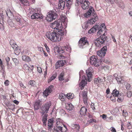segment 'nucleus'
<instances>
[{
    "mask_svg": "<svg viewBox=\"0 0 132 132\" xmlns=\"http://www.w3.org/2000/svg\"><path fill=\"white\" fill-rule=\"evenodd\" d=\"M37 71L38 72L40 73L42 72V69L40 67H37Z\"/></svg>",
    "mask_w": 132,
    "mask_h": 132,
    "instance_id": "nucleus-62",
    "label": "nucleus"
},
{
    "mask_svg": "<svg viewBox=\"0 0 132 132\" xmlns=\"http://www.w3.org/2000/svg\"><path fill=\"white\" fill-rule=\"evenodd\" d=\"M5 60L6 61V62H7V65H9V64L8 63V62H9L10 60V58L9 57H6L5 58Z\"/></svg>",
    "mask_w": 132,
    "mask_h": 132,
    "instance_id": "nucleus-53",
    "label": "nucleus"
},
{
    "mask_svg": "<svg viewBox=\"0 0 132 132\" xmlns=\"http://www.w3.org/2000/svg\"><path fill=\"white\" fill-rule=\"evenodd\" d=\"M109 3L111 4H113L115 3H117L118 2L117 0H109Z\"/></svg>",
    "mask_w": 132,
    "mask_h": 132,
    "instance_id": "nucleus-52",
    "label": "nucleus"
},
{
    "mask_svg": "<svg viewBox=\"0 0 132 132\" xmlns=\"http://www.w3.org/2000/svg\"><path fill=\"white\" fill-rule=\"evenodd\" d=\"M73 94L71 93H68L67 94V97L68 99H72L73 97Z\"/></svg>",
    "mask_w": 132,
    "mask_h": 132,
    "instance_id": "nucleus-43",
    "label": "nucleus"
},
{
    "mask_svg": "<svg viewBox=\"0 0 132 132\" xmlns=\"http://www.w3.org/2000/svg\"><path fill=\"white\" fill-rule=\"evenodd\" d=\"M60 122H56V127L54 128H57V132H62L63 130L65 131L64 130L62 129V127L60 126Z\"/></svg>",
    "mask_w": 132,
    "mask_h": 132,
    "instance_id": "nucleus-19",
    "label": "nucleus"
},
{
    "mask_svg": "<svg viewBox=\"0 0 132 132\" xmlns=\"http://www.w3.org/2000/svg\"><path fill=\"white\" fill-rule=\"evenodd\" d=\"M57 52L58 53L60 54L63 53L64 52V50H63L61 48V49L59 48V49L57 50Z\"/></svg>",
    "mask_w": 132,
    "mask_h": 132,
    "instance_id": "nucleus-51",
    "label": "nucleus"
},
{
    "mask_svg": "<svg viewBox=\"0 0 132 132\" xmlns=\"http://www.w3.org/2000/svg\"><path fill=\"white\" fill-rule=\"evenodd\" d=\"M47 115L46 114H45L43 118V122L44 125H46V121L47 120Z\"/></svg>",
    "mask_w": 132,
    "mask_h": 132,
    "instance_id": "nucleus-38",
    "label": "nucleus"
},
{
    "mask_svg": "<svg viewBox=\"0 0 132 132\" xmlns=\"http://www.w3.org/2000/svg\"><path fill=\"white\" fill-rule=\"evenodd\" d=\"M89 123H92L93 122H95V120L93 119H90V120H89Z\"/></svg>",
    "mask_w": 132,
    "mask_h": 132,
    "instance_id": "nucleus-60",
    "label": "nucleus"
},
{
    "mask_svg": "<svg viewBox=\"0 0 132 132\" xmlns=\"http://www.w3.org/2000/svg\"><path fill=\"white\" fill-rule=\"evenodd\" d=\"M2 22H0V29H3L4 27Z\"/></svg>",
    "mask_w": 132,
    "mask_h": 132,
    "instance_id": "nucleus-63",
    "label": "nucleus"
},
{
    "mask_svg": "<svg viewBox=\"0 0 132 132\" xmlns=\"http://www.w3.org/2000/svg\"><path fill=\"white\" fill-rule=\"evenodd\" d=\"M107 39V37L104 33L101 36L95 40V44L97 47H101L102 44L105 43Z\"/></svg>",
    "mask_w": 132,
    "mask_h": 132,
    "instance_id": "nucleus-3",
    "label": "nucleus"
},
{
    "mask_svg": "<svg viewBox=\"0 0 132 132\" xmlns=\"http://www.w3.org/2000/svg\"><path fill=\"white\" fill-rule=\"evenodd\" d=\"M106 26L104 23L101 24L100 27L98 25H96L89 30L88 33L90 34L93 33L95 32L97 30H98L97 32V35H99L100 33L102 32L103 30H104Z\"/></svg>",
    "mask_w": 132,
    "mask_h": 132,
    "instance_id": "nucleus-2",
    "label": "nucleus"
},
{
    "mask_svg": "<svg viewBox=\"0 0 132 132\" xmlns=\"http://www.w3.org/2000/svg\"><path fill=\"white\" fill-rule=\"evenodd\" d=\"M110 129L112 132H116L115 129L113 127H111Z\"/></svg>",
    "mask_w": 132,
    "mask_h": 132,
    "instance_id": "nucleus-58",
    "label": "nucleus"
},
{
    "mask_svg": "<svg viewBox=\"0 0 132 132\" xmlns=\"http://www.w3.org/2000/svg\"><path fill=\"white\" fill-rule=\"evenodd\" d=\"M51 105L52 104L51 102H47L42 106L41 108L42 111L41 113L42 115H44L45 113H47L50 108Z\"/></svg>",
    "mask_w": 132,
    "mask_h": 132,
    "instance_id": "nucleus-7",
    "label": "nucleus"
},
{
    "mask_svg": "<svg viewBox=\"0 0 132 132\" xmlns=\"http://www.w3.org/2000/svg\"><path fill=\"white\" fill-rule=\"evenodd\" d=\"M98 84H100L102 82H104L103 79H102L98 77Z\"/></svg>",
    "mask_w": 132,
    "mask_h": 132,
    "instance_id": "nucleus-54",
    "label": "nucleus"
},
{
    "mask_svg": "<svg viewBox=\"0 0 132 132\" xmlns=\"http://www.w3.org/2000/svg\"><path fill=\"white\" fill-rule=\"evenodd\" d=\"M98 78H95L94 79V82L95 84H97L98 83Z\"/></svg>",
    "mask_w": 132,
    "mask_h": 132,
    "instance_id": "nucleus-59",
    "label": "nucleus"
},
{
    "mask_svg": "<svg viewBox=\"0 0 132 132\" xmlns=\"http://www.w3.org/2000/svg\"><path fill=\"white\" fill-rule=\"evenodd\" d=\"M22 60L28 62L30 61V58L28 56H26V55H23L22 56Z\"/></svg>",
    "mask_w": 132,
    "mask_h": 132,
    "instance_id": "nucleus-29",
    "label": "nucleus"
},
{
    "mask_svg": "<svg viewBox=\"0 0 132 132\" xmlns=\"http://www.w3.org/2000/svg\"><path fill=\"white\" fill-rule=\"evenodd\" d=\"M87 94V90L86 91L85 90L82 92V96L83 100L85 104L86 105H87L88 104L87 102L88 99Z\"/></svg>",
    "mask_w": 132,
    "mask_h": 132,
    "instance_id": "nucleus-14",
    "label": "nucleus"
},
{
    "mask_svg": "<svg viewBox=\"0 0 132 132\" xmlns=\"http://www.w3.org/2000/svg\"><path fill=\"white\" fill-rule=\"evenodd\" d=\"M127 96L129 98L131 97L132 95V92L131 91H129L127 92Z\"/></svg>",
    "mask_w": 132,
    "mask_h": 132,
    "instance_id": "nucleus-50",
    "label": "nucleus"
},
{
    "mask_svg": "<svg viewBox=\"0 0 132 132\" xmlns=\"http://www.w3.org/2000/svg\"><path fill=\"white\" fill-rule=\"evenodd\" d=\"M86 81L84 80H82L81 82L79 84V86L80 87V89H82L84 88V87L86 84Z\"/></svg>",
    "mask_w": 132,
    "mask_h": 132,
    "instance_id": "nucleus-24",
    "label": "nucleus"
},
{
    "mask_svg": "<svg viewBox=\"0 0 132 132\" xmlns=\"http://www.w3.org/2000/svg\"><path fill=\"white\" fill-rule=\"evenodd\" d=\"M128 112L126 111V110H123L122 111V115L123 116L126 117L128 115Z\"/></svg>",
    "mask_w": 132,
    "mask_h": 132,
    "instance_id": "nucleus-47",
    "label": "nucleus"
},
{
    "mask_svg": "<svg viewBox=\"0 0 132 132\" xmlns=\"http://www.w3.org/2000/svg\"><path fill=\"white\" fill-rule=\"evenodd\" d=\"M97 60V58L96 56H93L90 57V63L91 64H93L94 62Z\"/></svg>",
    "mask_w": 132,
    "mask_h": 132,
    "instance_id": "nucleus-23",
    "label": "nucleus"
},
{
    "mask_svg": "<svg viewBox=\"0 0 132 132\" xmlns=\"http://www.w3.org/2000/svg\"><path fill=\"white\" fill-rule=\"evenodd\" d=\"M125 85L126 88L127 90H129L130 88V84L128 83H125Z\"/></svg>",
    "mask_w": 132,
    "mask_h": 132,
    "instance_id": "nucleus-45",
    "label": "nucleus"
},
{
    "mask_svg": "<svg viewBox=\"0 0 132 132\" xmlns=\"http://www.w3.org/2000/svg\"><path fill=\"white\" fill-rule=\"evenodd\" d=\"M9 81L8 80H5L4 82L5 85L6 86H8L9 84Z\"/></svg>",
    "mask_w": 132,
    "mask_h": 132,
    "instance_id": "nucleus-56",
    "label": "nucleus"
},
{
    "mask_svg": "<svg viewBox=\"0 0 132 132\" xmlns=\"http://www.w3.org/2000/svg\"><path fill=\"white\" fill-rule=\"evenodd\" d=\"M65 34L64 30L60 29L56 32H48L46 34L47 38L52 41L58 42L61 40V36H62Z\"/></svg>",
    "mask_w": 132,
    "mask_h": 132,
    "instance_id": "nucleus-1",
    "label": "nucleus"
},
{
    "mask_svg": "<svg viewBox=\"0 0 132 132\" xmlns=\"http://www.w3.org/2000/svg\"><path fill=\"white\" fill-rule=\"evenodd\" d=\"M35 82L33 80H30L29 81L28 84L30 85H31V86H34L35 85Z\"/></svg>",
    "mask_w": 132,
    "mask_h": 132,
    "instance_id": "nucleus-49",
    "label": "nucleus"
},
{
    "mask_svg": "<svg viewBox=\"0 0 132 132\" xmlns=\"http://www.w3.org/2000/svg\"><path fill=\"white\" fill-rule=\"evenodd\" d=\"M66 63L65 60L59 61L56 63V67L58 68L60 67H62Z\"/></svg>",
    "mask_w": 132,
    "mask_h": 132,
    "instance_id": "nucleus-18",
    "label": "nucleus"
},
{
    "mask_svg": "<svg viewBox=\"0 0 132 132\" xmlns=\"http://www.w3.org/2000/svg\"><path fill=\"white\" fill-rule=\"evenodd\" d=\"M53 119H49L48 123H53Z\"/></svg>",
    "mask_w": 132,
    "mask_h": 132,
    "instance_id": "nucleus-64",
    "label": "nucleus"
},
{
    "mask_svg": "<svg viewBox=\"0 0 132 132\" xmlns=\"http://www.w3.org/2000/svg\"><path fill=\"white\" fill-rule=\"evenodd\" d=\"M61 24L60 20H58L56 21H55L54 22L52 23L51 26V27L53 29L57 30L56 31L57 32L58 31V30L60 29L63 30H64V31H65V30H64V29L62 30L64 27H61V28L60 27V26H61Z\"/></svg>",
    "mask_w": 132,
    "mask_h": 132,
    "instance_id": "nucleus-5",
    "label": "nucleus"
},
{
    "mask_svg": "<svg viewBox=\"0 0 132 132\" xmlns=\"http://www.w3.org/2000/svg\"><path fill=\"white\" fill-rule=\"evenodd\" d=\"M51 93L47 89H46L44 91L43 93V94L44 96L47 97Z\"/></svg>",
    "mask_w": 132,
    "mask_h": 132,
    "instance_id": "nucleus-35",
    "label": "nucleus"
},
{
    "mask_svg": "<svg viewBox=\"0 0 132 132\" xmlns=\"http://www.w3.org/2000/svg\"><path fill=\"white\" fill-rule=\"evenodd\" d=\"M87 111V108L84 106L82 107L80 110V114L81 115L85 116L86 113Z\"/></svg>",
    "mask_w": 132,
    "mask_h": 132,
    "instance_id": "nucleus-20",
    "label": "nucleus"
},
{
    "mask_svg": "<svg viewBox=\"0 0 132 132\" xmlns=\"http://www.w3.org/2000/svg\"><path fill=\"white\" fill-rule=\"evenodd\" d=\"M116 79L117 80V81L119 82H121V81L122 80L121 78H119L118 77H117L116 78Z\"/></svg>",
    "mask_w": 132,
    "mask_h": 132,
    "instance_id": "nucleus-57",
    "label": "nucleus"
},
{
    "mask_svg": "<svg viewBox=\"0 0 132 132\" xmlns=\"http://www.w3.org/2000/svg\"><path fill=\"white\" fill-rule=\"evenodd\" d=\"M127 127L128 129H130L131 128V125L130 123V122H128L127 125Z\"/></svg>",
    "mask_w": 132,
    "mask_h": 132,
    "instance_id": "nucleus-61",
    "label": "nucleus"
},
{
    "mask_svg": "<svg viewBox=\"0 0 132 132\" xmlns=\"http://www.w3.org/2000/svg\"><path fill=\"white\" fill-rule=\"evenodd\" d=\"M99 62V61L97 59L95 62H94V64H93L91 65L95 67H98L99 66L100 64V63Z\"/></svg>",
    "mask_w": 132,
    "mask_h": 132,
    "instance_id": "nucleus-33",
    "label": "nucleus"
},
{
    "mask_svg": "<svg viewBox=\"0 0 132 132\" xmlns=\"http://www.w3.org/2000/svg\"><path fill=\"white\" fill-rule=\"evenodd\" d=\"M20 2L26 5L29 4V2L27 0H19Z\"/></svg>",
    "mask_w": 132,
    "mask_h": 132,
    "instance_id": "nucleus-37",
    "label": "nucleus"
},
{
    "mask_svg": "<svg viewBox=\"0 0 132 132\" xmlns=\"http://www.w3.org/2000/svg\"><path fill=\"white\" fill-rule=\"evenodd\" d=\"M53 123H48V130L49 131H51L52 130V127L53 126Z\"/></svg>",
    "mask_w": 132,
    "mask_h": 132,
    "instance_id": "nucleus-41",
    "label": "nucleus"
},
{
    "mask_svg": "<svg viewBox=\"0 0 132 132\" xmlns=\"http://www.w3.org/2000/svg\"><path fill=\"white\" fill-rule=\"evenodd\" d=\"M31 18L32 19L38 18L42 19L43 18V17L42 14H41L34 13L31 16Z\"/></svg>",
    "mask_w": 132,
    "mask_h": 132,
    "instance_id": "nucleus-17",
    "label": "nucleus"
},
{
    "mask_svg": "<svg viewBox=\"0 0 132 132\" xmlns=\"http://www.w3.org/2000/svg\"><path fill=\"white\" fill-rule=\"evenodd\" d=\"M38 50L41 52H45V51L43 50V48L42 47H38Z\"/></svg>",
    "mask_w": 132,
    "mask_h": 132,
    "instance_id": "nucleus-55",
    "label": "nucleus"
},
{
    "mask_svg": "<svg viewBox=\"0 0 132 132\" xmlns=\"http://www.w3.org/2000/svg\"><path fill=\"white\" fill-rule=\"evenodd\" d=\"M53 87V85H51L49 86L47 88H46V89H47L49 91V92L51 93L52 91V88Z\"/></svg>",
    "mask_w": 132,
    "mask_h": 132,
    "instance_id": "nucleus-46",
    "label": "nucleus"
},
{
    "mask_svg": "<svg viewBox=\"0 0 132 132\" xmlns=\"http://www.w3.org/2000/svg\"><path fill=\"white\" fill-rule=\"evenodd\" d=\"M7 11H8L7 12L6 11V13L7 15L8 16H9V15H11V16L13 15L12 12L10 11L9 9L8 10H7Z\"/></svg>",
    "mask_w": 132,
    "mask_h": 132,
    "instance_id": "nucleus-44",
    "label": "nucleus"
},
{
    "mask_svg": "<svg viewBox=\"0 0 132 132\" xmlns=\"http://www.w3.org/2000/svg\"><path fill=\"white\" fill-rule=\"evenodd\" d=\"M65 98V96L64 94L63 93H61L59 94V98L61 101H64Z\"/></svg>",
    "mask_w": 132,
    "mask_h": 132,
    "instance_id": "nucleus-31",
    "label": "nucleus"
},
{
    "mask_svg": "<svg viewBox=\"0 0 132 132\" xmlns=\"http://www.w3.org/2000/svg\"><path fill=\"white\" fill-rule=\"evenodd\" d=\"M83 1H84V0H77L75 4L76 5L78 6L79 5V3L81 4V2H82Z\"/></svg>",
    "mask_w": 132,
    "mask_h": 132,
    "instance_id": "nucleus-48",
    "label": "nucleus"
},
{
    "mask_svg": "<svg viewBox=\"0 0 132 132\" xmlns=\"http://www.w3.org/2000/svg\"><path fill=\"white\" fill-rule=\"evenodd\" d=\"M40 101L39 100L36 101L34 104V109L35 110L38 109L40 106Z\"/></svg>",
    "mask_w": 132,
    "mask_h": 132,
    "instance_id": "nucleus-22",
    "label": "nucleus"
},
{
    "mask_svg": "<svg viewBox=\"0 0 132 132\" xmlns=\"http://www.w3.org/2000/svg\"><path fill=\"white\" fill-rule=\"evenodd\" d=\"M61 18L62 21L60 20V22L61 23L60 27L61 28V27H64V29L66 28L67 25V19L65 16H62Z\"/></svg>",
    "mask_w": 132,
    "mask_h": 132,
    "instance_id": "nucleus-15",
    "label": "nucleus"
},
{
    "mask_svg": "<svg viewBox=\"0 0 132 132\" xmlns=\"http://www.w3.org/2000/svg\"><path fill=\"white\" fill-rule=\"evenodd\" d=\"M8 23L9 25L11 27H12L14 26V23L11 20H8Z\"/></svg>",
    "mask_w": 132,
    "mask_h": 132,
    "instance_id": "nucleus-40",
    "label": "nucleus"
},
{
    "mask_svg": "<svg viewBox=\"0 0 132 132\" xmlns=\"http://www.w3.org/2000/svg\"><path fill=\"white\" fill-rule=\"evenodd\" d=\"M117 97H118L117 99V101L119 102H121L123 100V95L122 93L121 94L120 93L119 95Z\"/></svg>",
    "mask_w": 132,
    "mask_h": 132,
    "instance_id": "nucleus-25",
    "label": "nucleus"
},
{
    "mask_svg": "<svg viewBox=\"0 0 132 132\" xmlns=\"http://www.w3.org/2000/svg\"><path fill=\"white\" fill-rule=\"evenodd\" d=\"M64 76L63 74V73H61L59 76V79L61 81H62L64 80L63 78Z\"/></svg>",
    "mask_w": 132,
    "mask_h": 132,
    "instance_id": "nucleus-39",
    "label": "nucleus"
},
{
    "mask_svg": "<svg viewBox=\"0 0 132 132\" xmlns=\"http://www.w3.org/2000/svg\"><path fill=\"white\" fill-rule=\"evenodd\" d=\"M72 126L74 128L76 129V131H79L80 126L78 125L73 124L72 125Z\"/></svg>",
    "mask_w": 132,
    "mask_h": 132,
    "instance_id": "nucleus-32",
    "label": "nucleus"
},
{
    "mask_svg": "<svg viewBox=\"0 0 132 132\" xmlns=\"http://www.w3.org/2000/svg\"><path fill=\"white\" fill-rule=\"evenodd\" d=\"M103 69L105 71L109 72L111 69V68L109 66L106 65L103 67Z\"/></svg>",
    "mask_w": 132,
    "mask_h": 132,
    "instance_id": "nucleus-34",
    "label": "nucleus"
},
{
    "mask_svg": "<svg viewBox=\"0 0 132 132\" xmlns=\"http://www.w3.org/2000/svg\"><path fill=\"white\" fill-rule=\"evenodd\" d=\"M65 0H59L58 4V7L61 10H63L66 7Z\"/></svg>",
    "mask_w": 132,
    "mask_h": 132,
    "instance_id": "nucleus-16",
    "label": "nucleus"
},
{
    "mask_svg": "<svg viewBox=\"0 0 132 132\" xmlns=\"http://www.w3.org/2000/svg\"><path fill=\"white\" fill-rule=\"evenodd\" d=\"M93 69L92 68H89L86 71V73L88 77V81L90 82L91 80V78L92 77Z\"/></svg>",
    "mask_w": 132,
    "mask_h": 132,
    "instance_id": "nucleus-13",
    "label": "nucleus"
},
{
    "mask_svg": "<svg viewBox=\"0 0 132 132\" xmlns=\"http://www.w3.org/2000/svg\"><path fill=\"white\" fill-rule=\"evenodd\" d=\"M66 108L68 110L71 111L73 109V106L71 104H67L66 105Z\"/></svg>",
    "mask_w": 132,
    "mask_h": 132,
    "instance_id": "nucleus-27",
    "label": "nucleus"
},
{
    "mask_svg": "<svg viewBox=\"0 0 132 132\" xmlns=\"http://www.w3.org/2000/svg\"><path fill=\"white\" fill-rule=\"evenodd\" d=\"M10 44L11 46L14 51V53L15 54H19L20 52V49L18 48V45L14 43L13 40H11L10 41Z\"/></svg>",
    "mask_w": 132,
    "mask_h": 132,
    "instance_id": "nucleus-8",
    "label": "nucleus"
},
{
    "mask_svg": "<svg viewBox=\"0 0 132 132\" xmlns=\"http://www.w3.org/2000/svg\"><path fill=\"white\" fill-rule=\"evenodd\" d=\"M119 92L116 89H115L113 91L112 95L113 96L116 97H118L119 94Z\"/></svg>",
    "mask_w": 132,
    "mask_h": 132,
    "instance_id": "nucleus-26",
    "label": "nucleus"
},
{
    "mask_svg": "<svg viewBox=\"0 0 132 132\" xmlns=\"http://www.w3.org/2000/svg\"><path fill=\"white\" fill-rule=\"evenodd\" d=\"M94 10L92 6L90 7L88 11L84 14L86 18L89 17L91 15H94V14H96L94 13Z\"/></svg>",
    "mask_w": 132,
    "mask_h": 132,
    "instance_id": "nucleus-10",
    "label": "nucleus"
},
{
    "mask_svg": "<svg viewBox=\"0 0 132 132\" xmlns=\"http://www.w3.org/2000/svg\"><path fill=\"white\" fill-rule=\"evenodd\" d=\"M98 20V17L96 14H94L92 15L91 19L88 20V22L89 24H92L94 23Z\"/></svg>",
    "mask_w": 132,
    "mask_h": 132,
    "instance_id": "nucleus-12",
    "label": "nucleus"
},
{
    "mask_svg": "<svg viewBox=\"0 0 132 132\" xmlns=\"http://www.w3.org/2000/svg\"><path fill=\"white\" fill-rule=\"evenodd\" d=\"M79 46L80 48H83L86 47L89 45L88 42L86 40V38H82L78 42Z\"/></svg>",
    "mask_w": 132,
    "mask_h": 132,
    "instance_id": "nucleus-6",
    "label": "nucleus"
},
{
    "mask_svg": "<svg viewBox=\"0 0 132 132\" xmlns=\"http://www.w3.org/2000/svg\"><path fill=\"white\" fill-rule=\"evenodd\" d=\"M57 76V74L56 73L53 74L52 77H51L48 80V83L50 82L52 80L55 79Z\"/></svg>",
    "mask_w": 132,
    "mask_h": 132,
    "instance_id": "nucleus-30",
    "label": "nucleus"
},
{
    "mask_svg": "<svg viewBox=\"0 0 132 132\" xmlns=\"http://www.w3.org/2000/svg\"><path fill=\"white\" fill-rule=\"evenodd\" d=\"M73 0H65L66 2V7L68 10H69L71 8V6Z\"/></svg>",
    "mask_w": 132,
    "mask_h": 132,
    "instance_id": "nucleus-21",
    "label": "nucleus"
},
{
    "mask_svg": "<svg viewBox=\"0 0 132 132\" xmlns=\"http://www.w3.org/2000/svg\"><path fill=\"white\" fill-rule=\"evenodd\" d=\"M4 19V15L3 13H1L0 14V22H3Z\"/></svg>",
    "mask_w": 132,
    "mask_h": 132,
    "instance_id": "nucleus-42",
    "label": "nucleus"
},
{
    "mask_svg": "<svg viewBox=\"0 0 132 132\" xmlns=\"http://www.w3.org/2000/svg\"><path fill=\"white\" fill-rule=\"evenodd\" d=\"M107 51L106 46H104L100 51L97 52V54L98 55L101 57H104L105 55L106 51Z\"/></svg>",
    "mask_w": 132,
    "mask_h": 132,
    "instance_id": "nucleus-9",
    "label": "nucleus"
},
{
    "mask_svg": "<svg viewBox=\"0 0 132 132\" xmlns=\"http://www.w3.org/2000/svg\"><path fill=\"white\" fill-rule=\"evenodd\" d=\"M57 14L55 12L53 11H50L47 13L46 19L48 22H51L57 18Z\"/></svg>",
    "mask_w": 132,
    "mask_h": 132,
    "instance_id": "nucleus-4",
    "label": "nucleus"
},
{
    "mask_svg": "<svg viewBox=\"0 0 132 132\" xmlns=\"http://www.w3.org/2000/svg\"><path fill=\"white\" fill-rule=\"evenodd\" d=\"M15 20L18 22H19L20 25L22 24L23 23V22L22 21V20L21 19H20V18L19 17L15 16Z\"/></svg>",
    "mask_w": 132,
    "mask_h": 132,
    "instance_id": "nucleus-28",
    "label": "nucleus"
},
{
    "mask_svg": "<svg viewBox=\"0 0 132 132\" xmlns=\"http://www.w3.org/2000/svg\"><path fill=\"white\" fill-rule=\"evenodd\" d=\"M12 60L14 61V63L15 64V65L16 66L18 65L19 64V60L16 58H12Z\"/></svg>",
    "mask_w": 132,
    "mask_h": 132,
    "instance_id": "nucleus-36",
    "label": "nucleus"
},
{
    "mask_svg": "<svg viewBox=\"0 0 132 132\" xmlns=\"http://www.w3.org/2000/svg\"><path fill=\"white\" fill-rule=\"evenodd\" d=\"M81 2L80 5L83 9L85 10L89 8V3L88 0H84Z\"/></svg>",
    "mask_w": 132,
    "mask_h": 132,
    "instance_id": "nucleus-11",
    "label": "nucleus"
}]
</instances>
